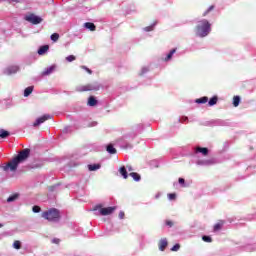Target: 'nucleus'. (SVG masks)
<instances>
[{
	"mask_svg": "<svg viewBox=\"0 0 256 256\" xmlns=\"http://www.w3.org/2000/svg\"><path fill=\"white\" fill-rule=\"evenodd\" d=\"M31 153V150L24 149L18 153L16 157H14L10 162L7 163L6 166L3 167L4 171H17V167H19L20 163H23V161H27L29 159V155Z\"/></svg>",
	"mask_w": 256,
	"mask_h": 256,
	"instance_id": "f257e3e1",
	"label": "nucleus"
},
{
	"mask_svg": "<svg viewBox=\"0 0 256 256\" xmlns=\"http://www.w3.org/2000/svg\"><path fill=\"white\" fill-rule=\"evenodd\" d=\"M195 31L198 37H207L211 33V23L207 19L200 20Z\"/></svg>",
	"mask_w": 256,
	"mask_h": 256,
	"instance_id": "f03ea898",
	"label": "nucleus"
},
{
	"mask_svg": "<svg viewBox=\"0 0 256 256\" xmlns=\"http://www.w3.org/2000/svg\"><path fill=\"white\" fill-rule=\"evenodd\" d=\"M42 217L47 221L57 222L59 221V219H61V214L59 213V210L51 208L48 211H44L42 213Z\"/></svg>",
	"mask_w": 256,
	"mask_h": 256,
	"instance_id": "7ed1b4c3",
	"label": "nucleus"
},
{
	"mask_svg": "<svg viewBox=\"0 0 256 256\" xmlns=\"http://www.w3.org/2000/svg\"><path fill=\"white\" fill-rule=\"evenodd\" d=\"M117 209V207H103V204H98L94 206L93 211H99V215L106 217L107 215L113 214V212Z\"/></svg>",
	"mask_w": 256,
	"mask_h": 256,
	"instance_id": "20e7f679",
	"label": "nucleus"
},
{
	"mask_svg": "<svg viewBox=\"0 0 256 256\" xmlns=\"http://www.w3.org/2000/svg\"><path fill=\"white\" fill-rule=\"evenodd\" d=\"M25 21H28V23H32V25H39V23H41L43 21V18L30 13L28 15L25 16Z\"/></svg>",
	"mask_w": 256,
	"mask_h": 256,
	"instance_id": "39448f33",
	"label": "nucleus"
},
{
	"mask_svg": "<svg viewBox=\"0 0 256 256\" xmlns=\"http://www.w3.org/2000/svg\"><path fill=\"white\" fill-rule=\"evenodd\" d=\"M99 84H86L79 88V91H99Z\"/></svg>",
	"mask_w": 256,
	"mask_h": 256,
	"instance_id": "423d86ee",
	"label": "nucleus"
},
{
	"mask_svg": "<svg viewBox=\"0 0 256 256\" xmlns=\"http://www.w3.org/2000/svg\"><path fill=\"white\" fill-rule=\"evenodd\" d=\"M49 119H51V115L46 114L44 116H41L40 118H38L34 123H33V127H39V125H41L42 123H45V121H49Z\"/></svg>",
	"mask_w": 256,
	"mask_h": 256,
	"instance_id": "0eeeda50",
	"label": "nucleus"
},
{
	"mask_svg": "<svg viewBox=\"0 0 256 256\" xmlns=\"http://www.w3.org/2000/svg\"><path fill=\"white\" fill-rule=\"evenodd\" d=\"M167 245H169V242L167 241V238H162L158 242V247H159L160 251H165V249H167Z\"/></svg>",
	"mask_w": 256,
	"mask_h": 256,
	"instance_id": "6e6552de",
	"label": "nucleus"
},
{
	"mask_svg": "<svg viewBox=\"0 0 256 256\" xmlns=\"http://www.w3.org/2000/svg\"><path fill=\"white\" fill-rule=\"evenodd\" d=\"M19 71V66H10L7 68L6 73L7 75H13V73H17Z\"/></svg>",
	"mask_w": 256,
	"mask_h": 256,
	"instance_id": "1a4fd4ad",
	"label": "nucleus"
},
{
	"mask_svg": "<svg viewBox=\"0 0 256 256\" xmlns=\"http://www.w3.org/2000/svg\"><path fill=\"white\" fill-rule=\"evenodd\" d=\"M196 153H202L204 157H207V155H209V149L203 147H196Z\"/></svg>",
	"mask_w": 256,
	"mask_h": 256,
	"instance_id": "9d476101",
	"label": "nucleus"
},
{
	"mask_svg": "<svg viewBox=\"0 0 256 256\" xmlns=\"http://www.w3.org/2000/svg\"><path fill=\"white\" fill-rule=\"evenodd\" d=\"M49 51V45H43L38 49V55H45Z\"/></svg>",
	"mask_w": 256,
	"mask_h": 256,
	"instance_id": "9b49d317",
	"label": "nucleus"
},
{
	"mask_svg": "<svg viewBox=\"0 0 256 256\" xmlns=\"http://www.w3.org/2000/svg\"><path fill=\"white\" fill-rule=\"evenodd\" d=\"M175 53H177V48L172 49L167 56L164 58V61H171V59H173V55H175Z\"/></svg>",
	"mask_w": 256,
	"mask_h": 256,
	"instance_id": "f8f14e48",
	"label": "nucleus"
},
{
	"mask_svg": "<svg viewBox=\"0 0 256 256\" xmlns=\"http://www.w3.org/2000/svg\"><path fill=\"white\" fill-rule=\"evenodd\" d=\"M53 71H55V66H50L48 68H46L43 72H42V76L45 77L47 75H51V73H53Z\"/></svg>",
	"mask_w": 256,
	"mask_h": 256,
	"instance_id": "ddd939ff",
	"label": "nucleus"
},
{
	"mask_svg": "<svg viewBox=\"0 0 256 256\" xmlns=\"http://www.w3.org/2000/svg\"><path fill=\"white\" fill-rule=\"evenodd\" d=\"M119 173L122 175L123 179H128L129 174L127 173V168H125V166L120 167Z\"/></svg>",
	"mask_w": 256,
	"mask_h": 256,
	"instance_id": "4468645a",
	"label": "nucleus"
},
{
	"mask_svg": "<svg viewBox=\"0 0 256 256\" xmlns=\"http://www.w3.org/2000/svg\"><path fill=\"white\" fill-rule=\"evenodd\" d=\"M225 225V222L223 220H219L215 225H214V231H221L223 229V226Z\"/></svg>",
	"mask_w": 256,
	"mask_h": 256,
	"instance_id": "2eb2a0df",
	"label": "nucleus"
},
{
	"mask_svg": "<svg viewBox=\"0 0 256 256\" xmlns=\"http://www.w3.org/2000/svg\"><path fill=\"white\" fill-rule=\"evenodd\" d=\"M84 27H85L86 29H89V31H95V30L97 29V26H95V24L92 23V22H86V23L84 24Z\"/></svg>",
	"mask_w": 256,
	"mask_h": 256,
	"instance_id": "dca6fc26",
	"label": "nucleus"
},
{
	"mask_svg": "<svg viewBox=\"0 0 256 256\" xmlns=\"http://www.w3.org/2000/svg\"><path fill=\"white\" fill-rule=\"evenodd\" d=\"M88 105L89 107H95V105H97V99H95V96H90L88 98Z\"/></svg>",
	"mask_w": 256,
	"mask_h": 256,
	"instance_id": "f3484780",
	"label": "nucleus"
},
{
	"mask_svg": "<svg viewBox=\"0 0 256 256\" xmlns=\"http://www.w3.org/2000/svg\"><path fill=\"white\" fill-rule=\"evenodd\" d=\"M106 151H108L110 153V155H115V153H117V149H115V147L113 146V144H109L106 147Z\"/></svg>",
	"mask_w": 256,
	"mask_h": 256,
	"instance_id": "a211bd4d",
	"label": "nucleus"
},
{
	"mask_svg": "<svg viewBox=\"0 0 256 256\" xmlns=\"http://www.w3.org/2000/svg\"><path fill=\"white\" fill-rule=\"evenodd\" d=\"M219 101V98L217 96H213L209 101L208 105L209 107H213V105H217V102Z\"/></svg>",
	"mask_w": 256,
	"mask_h": 256,
	"instance_id": "6ab92c4d",
	"label": "nucleus"
},
{
	"mask_svg": "<svg viewBox=\"0 0 256 256\" xmlns=\"http://www.w3.org/2000/svg\"><path fill=\"white\" fill-rule=\"evenodd\" d=\"M207 101H209V97L204 96V97H201V98L196 99V100H195V103H198V104H205V103H207Z\"/></svg>",
	"mask_w": 256,
	"mask_h": 256,
	"instance_id": "aec40b11",
	"label": "nucleus"
},
{
	"mask_svg": "<svg viewBox=\"0 0 256 256\" xmlns=\"http://www.w3.org/2000/svg\"><path fill=\"white\" fill-rule=\"evenodd\" d=\"M88 169L89 171H97V169H101V164H90Z\"/></svg>",
	"mask_w": 256,
	"mask_h": 256,
	"instance_id": "412c9836",
	"label": "nucleus"
},
{
	"mask_svg": "<svg viewBox=\"0 0 256 256\" xmlns=\"http://www.w3.org/2000/svg\"><path fill=\"white\" fill-rule=\"evenodd\" d=\"M33 93V86H29L24 90V97H29Z\"/></svg>",
	"mask_w": 256,
	"mask_h": 256,
	"instance_id": "4be33fe9",
	"label": "nucleus"
},
{
	"mask_svg": "<svg viewBox=\"0 0 256 256\" xmlns=\"http://www.w3.org/2000/svg\"><path fill=\"white\" fill-rule=\"evenodd\" d=\"M7 137H9V131H6L4 129L0 130V138L1 139H7Z\"/></svg>",
	"mask_w": 256,
	"mask_h": 256,
	"instance_id": "5701e85b",
	"label": "nucleus"
},
{
	"mask_svg": "<svg viewBox=\"0 0 256 256\" xmlns=\"http://www.w3.org/2000/svg\"><path fill=\"white\" fill-rule=\"evenodd\" d=\"M129 175L134 179V181H141V175H139L137 172H132Z\"/></svg>",
	"mask_w": 256,
	"mask_h": 256,
	"instance_id": "b1692460",
	"label": "nucleus"
},
{
	"mask_svg": "<svg viewBox=\"0 0 256 256\" xmlns=\"http://www.w3.org/2000/svg\"><path fill=\"white\" fill-rule=\"evenodd\" d=\"M17 199H19V194H13L7 198V202L12 203V201H17Z\"/></svg>",
	"mask_w": 256,
	"mask_h": 256,
	"instance_id": "393cba45",
	"label": "nucleus"
},
{
	"mask_svg": "<svg viewBox=\"0 0 256 256\" xmlns=\"http://www.w3.org/2000/svg\"><path fill=\"white\" fill-rule=\"evenodd\" d=\"M239 103H241V97H239V96H234V97H233V105H234L235 107H239Z\"/></svg>",
	"mask_w": 256,
	"mask_h": 256,
	"instance_id": "a878e982",
	"label": "nucleus"
},
{
	"mask_svg": "<svg viewBox=\"0 0 256 256\" xmlns=\"http://www.w3.org/2000/svg\"><path fill=\"white\" fill-rule=\"evenodd\" d=\"M215 9V6H210L204 13H203V17H207V15H209V13H211V11H213Z\"/></svg>",
	"mask_w": 256,
	"mask_h": 256,
	"instance_id": "bb28decb",
	"label": "nucleus"
},
{
	"mask_svg": "<svg viewBox=\"0 0 256 256\" xmlns=\"http://www.w3.org/2000/svg\"><path fill=\"white\" fill-rule=\"evenodd\" d=\"M14 249H21V241L15 240L13 243Z\"/></svg>",
	"mask_w": 256,
	"mask_h": 256,
	"instance_id": "cd10ccee",
	"label": "nucleus"
},
{
	"mask_svg": "<svg viewBox=\"0 0 256 256\" xmlns=\"http://www.w3.org/2000/svg\"><path fill=\"white\" fill-rule=\"evenodd\" d=\"M51 39L56 42V41H59V34L58 33H53L51 35Z\"/></svg>",
	"mask_w": 256,
	"mask_h": 256,
	"instance_id": "c85d7f7f",
	"label": "nucleus"
},
{
	"mask_svg": "<svg viewBox=\"0 0 256 256\" xmlns=\"http://www.w3.org/2000/svg\"><path fill=\"white\" fill-rule=\"evenodd\" d=\"M202 239L203 241H205V243H211L213 241L210 236H203Z\"/></svg>",
	"mask_w": 256,
	"mask_h": 256,
	"instance_id": "c756f323",
	"label": "nucleus"
},
{
	"mask_svg": "<svg viewBox=\"0 0 256 256\" xmlns=\"http://www.w3.org/2000/svg\"><path fill=\"white\" fill-rule=\"evenodd\" d=\"M76 57L74 55H70L66 57V61H68V63H71L73 61H75Z\"/></svg>",
	"mask_w": 256,
	"mask_h": 256,
	"instance_id": "7c9ffc66",
	"label": "nucleus"
},
{
	"mask_svg": "<svg viewBox=\"0 0 256 256\" xmlns=\"http://www.w3.org/2000/svg\"><path fill=\"white\" fill-rule=\"evenodd\" d=\"M33 213H41V207L39 206H33L32 207Z\"/></svg>",
	"mask_w": 256,
	"mask_h": 256,
	"instance_id": "2f4dec72",
	"label": "nucleus"
},
{
	"mask_svg": "<svg viewBox=\"0 0 256 256\" xmlns=\"http://www.w3.org/2000/svg\"><path fill=\"white\" fill-rule=\"evenodd\" d=\"M179 249H181V245L175 244V245L171 248V251H179Z\"/></svg>",
	"mask_w": 256,
	"mask_h": 256,
	"instance_id": "473e14b6",
	"label": "nucleus"
},
{
	"mask_svg": "<svg viewBox=\"0 0 256 256\" xmlns=\"http://www.w3.org/2000/svg\"><path fill=\"white\" fill-rule=\"evenodd\" d=\"M177 195L171 193V194H168V198L170 199V201H173L174 199H176Z\"/></svg>",
	"mask_w": 256,
	"mask_h": 256,
	"instance_id": "72a5a7b5",
	"label": "nucleus"
},
{
	"mask_svg": "<svg viewBox=\"0 0 256 256\" xmlns=\"http://www.w3.org/2000/svg\"><path fill=\"white\" fill-rule=\"evenodd\" d=\"M52 243H54L55 245H59V243H61V240L59 238H54L52 239Z\"/></svg>",
	"mask_w": 256,
	"mask_h": 256,
	"instance_id": "f704fd0d",
	"label": "nucleus"
},
{
	"mask_svg": "<svg viewBox=\"0 0 256 256\" xmlns=\"http://www.w3.org/2000/svg\"><path fill=\"white\" fill-rule=\"evenodd\" d=\"M119 219H125V212L121 211L118 214Z\"/></svg>",
	"mask_w": 256,
	"mask_h": 256,
	"instance_id": "c9c22d12",
	"label": "nucleus"
},
{
	"mask_svg": "<svg viewBox=\"0 0 256 256\" xmlns=\"http://www.w3.org/2000/svg\"><path fill=\"white\" fill-rule=\"evenodd\" d=\"M82 69H85V71H87V73H89V75H91L93 73V71H91V69L87 68V66H82Z\"/></svg>",
	"mask_w": 256,
	"mask_h": 256,
	"instance_id": "e433bc0d",
	"label": "nucleus"
},
{
	"mask_svg": "<svg viewBox=\"0 0 256 256\" xmlns=\"http://www.w3.org/2000/svg\"><path fill=\"white\" fill-rule=\"evenodd\" d=\"M166 225H167L168 227H173V221L167 220V221H166Z\"/></svg>",
	"mask_w": 256,
	"mask_h": 256,
	"instance_id": "4c0bfd02",
	"label": "nucleus"
},
{
	"mask_svg": "<svg viewBox=\"0 0 256 256\" xmlns=\"http://www.w3.org/2000/svg\"><path fill=\"white\" fill-rule=\"evenodd\" d=\"M189 118H187V116H183L180 121L181 123H185L186 121H188Z\"/></svg>",
	"mask_w": 256,
	"mask_h": 256,
	"instance_id": "58836bf2",
	"label": "nucleus"
},
{
	"mask_svg": "<svg viewBox=\"0 0 256 256\" xmlns=\"http://www.w3.org/2000/svg\"><path fill=\"white\" fill-rule=\"evenodd\" d=\"M178 182L180 183V185H184L185 184V179L179 178Z\"/></svg>",
	"mask_w": 256,
	"mask_h": 256,
	"instance_id": "ea45409f",
	"label": "nucleus"
},
{
	"mask_svg": "<svg viewBox=\"0 0 256 256\" xmlns=\"http://www.w3.org/2000/svg\"><path fill=\"white\" fill-rule=\"evenodd\" d=\"M144 31H153V27L152 26H148V27L144 28Z\"/></svg>",
	"mask_w": 256,
	"mask_h": 256,
	"instance_id": "a19ab883",
	"label": "nucleus"
},
{
	"mask_svg": "<svg viewBox=\"0 0 256 256\" xmlns=\"http://www.w3.org/2000/svg\"><path fill=\"white\" fill-rule=\"evenodd\" d=\"M128 171H133V168L129 167V168H128Z\"/></svg>",
	"mask_w": 256,
	"mask_h": 256,
	"instance_id": "79ce46f5",
	"label": "nucleus"
},
{
	"mask_svg": "<svg viewBox=\"0 0 256 256\" xmlns=\"http://www.w3.org/2000/svg\"><path fill=\"white\" fill-rule=\"evenodd\" d=\"M12 1H14L15 3H18V2H19V0H12Z\"/></svg>",
	"mask_w": 256,
	"mask_h": 256,
	"instance_id": "37998d69",
	"label": "nucleus"
},
{
	"mask_svg": "<svg viewBox=\"0 0 256 256\" xmlns=\"http://www.w3.org/2000/svg\"><path fill=\"white\" fill-rule=\"evenodd\" d=\"M1 227H3V224H0V229H1Z\"/></svg>",
	"mask_w": 256,
	"mask_h": 256,
	"instance_id": "c03bdc74",
	"label": "nucleus"
}]
</instances>
